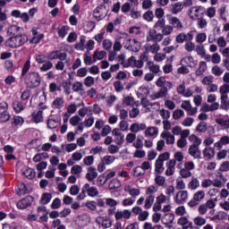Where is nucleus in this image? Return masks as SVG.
Returning <instances> with one entry per match:
<instances>
[{
  "mask_svg": "<svg viewBox=\"0 0 229 229\" xmlns=\"http://www.w3.org/2000/svg\"><path fill=\"white\" fill-rule=\"evenodd\" d=\"M24 83L27 89H37L42 83V77L38 72H29L25 76Z\"/></svg>",
  "mask_w": 229,
  "mask_h": 229,
  "instance_id": "1",
  "label": "nucleus"
},
{
  "mask_svg": "<svg viewBox=\"0 0 229 229\" xmlns=\"http://www.w3.org/2000/svg\"><path fill=\"white\" fill-rule=\"evenodd\" d=\"M28 42V36L26 35H16L14 37L9 38L5 41V47H11V49H16V47H21Z\"/></svg>",
  "mask_w": 229,
  "mask_h": 229,
  "instance_id": "2",
  "label": "nucleus"
},
{
  "mask_svg": "<svg viewBox=\"0 0 229 229\" xmlns=\"http://www.w3.org/2000/svg\"><path fill=\"white\" fill-rule=\"evenodd\" d=\"M171 154L165 152L160 154L155 163V174H162L164 173V162L169 160Z\"/></svg>",
  "mask_w": 229,
  "mask_h": 229,
  "instance_id": "3",
  "label": "nucleus"
},
{
  "mask_svg": "<svg viewBox=\"0 0 229 229\" xmlns=\"http://www.w3.org/2000/svg\"><path fill=\"white\" fill-rule=\"evenodd\" d=\"M106 15H108V11L106 10V5H104V4H100L93 10V18L95 21H98V22L103 21Z\"/></svg>",
  "mask_w": 229,
  "mask_h": 229,
  "instance_id": "4",
  "label": "nucleus"
},
{
  "mask_svg": "<svg viewBox=\"0 0 229 229\" xmlns=\"http://www.w3.org/2000/svg\"><path fill=\"white\" fill-rule=\"evenodd\" d=\"M115 221H128L131 219V211L130 209H118L114 212Z\"/></svg>",
  "mask_w": 229,
  "mask_h": 229,
  "instance_id": "5",
  "label": "nucleus"
},
{
  "mask_svg": "<svg viewBox=\"0 0 229 229\" xmlns=\"http://www.w3.org/2000/svg\"><path fill=\"white\" fill-rule=\"evenodd\" d=\"M47 60L49 62H53V60H61L65 61L67 60V53L64 52L62 53L61 50H53L47 55Z\"/></svg>",
  "mask_w": 229,
  "mask_h": 229,
  "instance_id": "6",
  "label": "nucleus"
},
{
  "mask_svg": "<svg viewBox=\"0 0 229 229\" xmlns=\"http://www.w3.org/2000/svg\"><path fill=\"white\" fill-rule=\"evenodd\" d=\"M205 199V191L201 190L194 193L193 199L188 202V205L192 208L199 205L202 199Z\"/></svg>",
  "mask_w": 229,
  "mask_h": 229,
  "instance_id": "7",
  "label": "nucleus"
},
{
  "mask_svg": "<svg viewBox=\"0 0 229 229\" xmlns=\"http://www.w3.org/2000/svg\"><path fill=\"white\" fill-rule=\"evenodd\" d=\"M81 191L83 194H88L90 198H96L99 194V191L96 187L90 186L89 183H85Z\"/></svg>",
  "mask_w": 229,
  "mask_h": 229,
  "instance_id": "8",
  "label": "nucleus"
},
{
  "mask_svg": "<svg viewBox=\"0 0 229 229\" xmlns=\"http://www.w3.org/2000/svg\"><path fill=\"white\" fill-rule=\"evenodd\" d=\"M174 199L177 203V205H183V203H186V201L189 199V191H178Z\"/></svg>",
  "mask_w": 229,
  "mask_h": 229,
  "instance_id": "9",
  "label": "nucleus"
},
{
  "mask_svg": "<svg viewBox=\"0 0 229 229\" xmlns=\"http://www.w3.org/2000/svg\"><path fill=\"white\" fill-rule=\"evenodd\" d=\"M58 124H60V116L51 114L47 121V126L49 130H55L58 128Z\"/></svg>",
  "mask_w": 229,
  "mask_h": 229,
  "instance_id": "10",
  "label": "nucleus"
},
{
  "mask_svg": "<svg viewBox=\"0 0 229 229\" xmlns=\"http://www.w3.org/2000/svg\"><path fill=\"white\" fill-rule=\"evenodd\" d=\"M162 38H164V35L161 33L157 34V30H151L148 32V36L147 37L148 42H161Z\"/></svg>",
  "mask_w": 229,
  "mask_h": 229,
  "instance_id": "11",
  "label": "nucleus"
},
{
  "mask_svg": "<svg viewBox=\"0 0 229 229\" xmlns=\"http://www.w3.org/2000/svg\"><path fill=\"white\" fill-rule=\"evenodd\" d=\"M166 17L168 19L169 24H171L174 29L175 28L176 30H182V28H183V24L180 19H178V17L173 16L171 14H167Z\"/></svg>",
  "mask_w": 229,
  "mask_h": 229,
  "instance_id": "12",
  "label": "nucleus"
},
{
  "mask_svg": "<svg viewBox=\"0 0 229 229\" xmlns=\"http://www.w3.org/2000/svg\"><path fill=\"white\" fill-rule=\"evenodd\" d=\"M124 192L129 193L131 198H138V196H140V189L135 188L131 184L124 185Z\"/></svg>",
  "mask_w": 229,
  "mask_h": 229,
  "instance_id": "13",
  "label": "nucleus"
},
{
  "mask_svg": "<svg viewBox=\"0 0 229 229\" xmlns=\"http://www.w3.org/2000/svg\"><path fill=\"white\" fill-rule=\"evenodd\" d=\"M96 223L100 225L103 228H111L112 226V220L108 216H98Z\"/></svg>",
  "mask_w": 229,
  "mask_h": 229,
  "instance_id": "14",
  "label": "nucleus"
},
{
  "mask_svg": "<svg viewBox=\"0 0 229 229\" xmlns=\"http://www.w3.org/2000/svg\"><path fill=\"white\" fill-rule=\"evenodd\" d=\"M31 203H33V197L28 196L22 199L21 200L18 201L17 207L21 210H24V208H28V207H30Z\"/></svg>",
  "mask_w": 229,
  "mask_h": 229,
  "instance_id": "15",
  "label": "nucleus"
},
{
  "mask_svg": "<svg viewBox=\"0 0 229 229\" xmlns=\"http://www.w3.org/2000/svg\"><path fill=\"white\" fill-rule=\"evenodd\" d=\"M228 182L226 176L223 174H220L213 181V187H217L218 189H222V187Z\"/></svg>",
  "mask_w": 229,
  "mask_h": 229,
  "instance_id": "16",
  "label": "nucleus"
},
{
  "mask_svg": "<svg viewBox=\"0 0 229 229\" xmlns=\"http://www.w3.org/2000/svg\"><path fill=\"white\" fill-rule=\"evenodd\" d=\"M181 65H187V67L194 68L198 65V62L194 60L192 55L183 57L181 60Z\"/></svg>",
  "mask_w": 229,
  "mask_h": 229,
  "instance_id": "17",
  "label": "nucleus"
},
{
  "mask_svg": "<svg viewBox=\"0 0 229 229\" xmlns=\"http://www.w3.org/2000/svg\"><path fill=\"white\" fill-rule=\"evenodd\" d=\"M31 122L35 124H39V123H44V113L42 111H34L31 114Z\"/></svg>",
  "mask_w": 229,
  "mask_h": 229,
  "instance_id": "18",
  "label": "nucleus"
},
{
  "mask_svg": "<svg viewBox=\"0 0 229 229\" xmlns=\"http://www.w3.org/2000/svg\"><path fill=\"white\" fill-rule=\"evenodd\" d=\"M97 177H98V170L94 166H89L85 175L86 180H88V182H94V180Z\"/></svg>",
  "mask_w": 229,
  "mask_h": 229,
  "instance_id": "19",
  "label": "nucleus"
},
{
  "mask_svg": "<svg viewBox=\"0 0 229 229\" xmlns=\"http://www.w3.org/2000/svg\"><path fill=\"white\" fill-rule=\"evenodd\" d=\"M26 105L22 101L20 100H14L13 102V108L15 112V114H21L23 110L26 109Z\"/></svg>",
  "mask_w": 229,
  "mask_h": 229,
  "instance_id": "20",
  "label": "nucleus"
},
{
  "mask_svg": "<svg viewBox=\"0 0 229 229\" xmlns=\"http://www.w3.org/2000/svg\"><path fill=\"white\" fill-rule=\"evenodd\" d=\"M189 155L193 157V158H201V150L198 145H191L189 148Z\"/></svg>",
  "mask_w": 229,
  "mask_h": 229,
  "instance_id": "21",
  "label": "nucleus"
},
{
  "mask_svg": "<svg viewBox=\"0 0 229 229\" xmlns=\"http://www.w3.org/2000/svg\"><path fill=\"white\" fill-rule=\"evenodd\" d=\"M177 225L182 226V229H189L190 226H192V222H191L187 216H182L178 219Z\"/></svg>",
  "mask_w": 229,
  "mask_h": 229,
  "instance_id": "22",
  "label": "nucleus"
},
{
  "mask_svg": "<svg viewBox=\"0 0 229 229\" xmlns=\"http://www.w3.org/2000/svg\"><path fill=\"white\" fill-rule=\"evenodd\" d=\"M157 87H168L169 89H173V82L165 81V77H159L156 81Z\"/></svg>",
  "mask_w": 229,
  "mask_h": 229,
  "instance_id": "23",
  "label": "nucleus"
},
{
  "mask_svg": "<svg viewBox=\"0 0 229 229\" xmlns=\"http://www.w3.org/2000/svg\"><path fill=\"white\" fill-rule=\"evenodd\" d=\"M161 138L166 140V144H174V135L171 134L169 131H163Z\"/></svg>",
  "mask_w": 229,
  "mask_h": 229,
  "instance_id": "24",
  "label": "nucleus"
},
{
  "mask_svg": "<svg viewBox=\"0 0 229 229\" xmlns=\"http://www.w3.org/2000/svg\"><path fill=\"white\" fill-rule=\"evenodd\" d=\"M193 223L197 227L205 226V225H207V218L201 216H197L193 218Z\"/></svg>",
  "mask_w": 229,
  "mask_h": 229,
  "instance_id": "25",
  "label": "nucleus"
},
{
  "mask_svg": "<svg viewBox=\"0 0 229 229\" xmlns=\"http://www.w3.org/2000/svg\"><path fill=\"white\" fill-rule=\"evenodd\" d=\"M199 187V180L196 177H191V180L188 183V189L190 191H196Z\"/></svg>",
  "mask_w": 229,
  "mask_h": 229,
  "instance_id": "26",
  "label": "nucleus"
},
{
  "mask_svg": "<svg viewBox=\"0 0 229 229\" xmlns=\"http://www.w3.org/2000/svg\"><path fill=\"white\" fill-rule=\"evenodd\" d=\"M121 185H123L121 181L117 178H114L110 181L108 187L110 191H114L115 189H120Z\"/></svg>",
  "mask_w": 229,
  "mask_h": 229,
  "instance_id": "27",
  "label": "nucleus"
},
{
  "mask_svg": "<svg viewBox=\"0 0 229 229\" xmlns=\"http://www.w3.org/2000/svg\"><path fill=\"white\" fill-rule=\"evenodd\" d=\"M64 103H65V101H64V98L62 97H57L52 103V106L53 108H57L58 110H60V108H64Z\"/></svg>",
  "mask_w": 229,
  "mask_h": 229,
  "instance_id": "28",
  "label": "nucleus"
},
{
  "mask_svg": "<svg viewBox=\"0 0 229 229\" xmlns=\"http://www.w3.org/2000/svg\"><path fill=\"white\" fill-rule=\"evenodd\" d=\"M157 192H158V186L155 184H151L145 189V194L147 196H153V194H157Z\"/></svg>",
  "mask_w": 229,
  "mask_h": 229,
  "instance_id": "29",
  "label": "nucleus"
},
{
  "mask_svg": "<svg viewBox=\"0 0 229 229\" xmlns=\"http://www.w3.org/2000/svg\"><path fill=\"white\" fill-rule=\"evenodd\" d=\"M30 69H31V61L29 59L25 62V64L21 68V78H24V76H26L28 72H30Z\"/></svg>",
  "mask_w": 229,
  "mask_h": 229,
  "instance_id": "30",
  "label": "nucleus"
},
{
  "mask_svg": "<svg viewBox=\"0 0 229 229\" xmlns=\"http://www.w3.org/2000/svg\"><path fill=\"white\" fill-rule=\"evenodd\" d=\"M205 71H207V63L202 61L199 64V68L196 70L195 74L196 76H203Z\"/></svg>",
  "mask_w": 229,
  "mask_h": 229,
  "instance_id": "31",
  "label": "nucleus"
},
{
  "mask_svg": "<svg viewBox=\"0 0 229 229\" xmlns=\"http://www.w3.org/2000/svg\"><path fill=\"white\" fill-rule=\"evenodd\" d=\"M158 135V128L157 127H148L145 130L146 137H157Z\"/></svg>",
  "mask_w": 229,
  "mask_h": 229,
  "instance_id": "32",
  "label": "nucleus"
},
{
  "mask_svg": "<svg viewBox=\"0 0 229 229\" xmlns=\"http://www.w3.org/2000/svg\"><path fill=\"white\" fill-rule=\"evenodd\" d=\"M12 126H22L24 124V118L20 115H14L11 122Z\"/></svg>",
  "mask_w": 229,
  "mask_h": 229,
  "instance_id": "33",
  "label": "nucleus"
},
{
  "mask_svg": "<svg viewBox=\"0 0 229 229\" xmlns=\"http://www.w3.org/2000/svg\"><path fill=\"white\" fill-rule=\"evenodd\" d=\"M182 10H183V4L182 2H177L172 5V13L174 15L180 13Z\"/></svg>",
  "mask_w": 229,
  "mask_h": 229,
  "instance_id": "34",
  "label": "nucleus"
},
{
  "mask_svg": "<svg viewBox=\"0 0 229 229\" xmlns=\"http://www.w3.org/2000/svg\"><path fill=\"white\" fill-rule=\"evenodd\" d=\"M174 221V214L173 213H166L162 219V223L164 225L173 224Z\"/></svg>",
  "mask_w": 229,
  "mask_h": 229,
  "instance_id": "35",
  "label": "nucleus"
},
{
  "mask_svg": "<svg viewBox=\"0 0 229 229\" xmlns=\"http://www.w3.org/2000/svg\"><path fill=\"white\" fill-rule=\"evenodd\" d=\"M133 45H129L127 49H130L133 53H139L140 51V42L137 41V39H132Z\"/></svg>",
  "mask_w": 229,
  "mask_h": 229,
  "instance_id": "36",
  "label": "nucleus"
},
{
  "mask_svg": "<svg viewBox=\"0 0 229 229\" xmlns=\"http://www.w3.org/2000/svg\"><path fill=\"white\" fill-rule=\"evenodd\" d=\"M30 98H31V90L27 89L21 93V99L24 104L28 105Z\"/></svg>",
  "mask_w": 229,
  "mask_h": 229,
  "instance_id": "37",
  "label": "nucleus"
},
{
  "mask_svg": "<svg viewBox=\"0 0 229 229\" xmlns=\"http://www.w3.org/2000/svg\"><path fill=\"white\" fill-rule=\"evenodd\" d=\"M154 182L159 187H164V185H165V178L164 176L160 175V174H155Z\"/></svg>",
  "mask_w": 229,
  "mask_h": 229,
  "instance_id": "38",
  "label": "nucleus"
},
{
  "mask_svg": "<svg viewBox=\"0 0 229 229\" xmlns=\"http://www.w3.org/2000/svg\"><path fill=\"white\" fill-rule=\"evenodd\" d=\"M155 203V195H148L145 199L144 208L149 209Z\"/></svg>",
  "mask_w": 229,
  "mask_h": 229,
  "instance_id": "39",
  "label": "nucleus"
},
{
  "mask_svg": "<svg viewBox=\"0 0 229 229\" xmlns=\"http://www.w3.org/2000/svg\"><path fill=\"white\" fill-rule=\"evenodd\" d=\"M67 26L62 25L57 28V34L60 38H65V36L67 35Z\"/></svg>",
  "mask_w": 229,
  "mask_h": 229,
  "instance_id": "40",
  "label": "nucleus"
},
{
  "mask_svg": "<svg viewBox=\"0 0 229 229\" xmlns=\"http://www.w3.org/2000/svg\"><path fill=\"white\" fill-rule=\"evenodd\" d=\"M156 201L162 205V203H169V201H171V198L166 197V195L164 193H161L156 198Z\"/></svg>",
  "mask_w": 229,
  "mask_h": 229,
  "instance_id": "41",
  "label": "nucleus"
},
{
  "mask_svg": "<svg viewBox=\"0 0 229 229\" xmlns=\"http://www.w3.org/2000/svg\"><path fill=\"white\" fill-rule=\"evenodd\" d=\"M101 162L105 164L106 165H112L114 162H115V156H105L102 159Z\"/></svg>",
  "mask_w": 229,
  "mask_h": 229,
  "instance_id": "42",
  "label": "nucleus"
},
{
  "mask_svg": "<svg viewBox=\"0 0 229 229\" xmlns=\"http://www.w3.org/2000/svg\"><path fill=\"white\" fill-rule=\"evenodd\" d=\"M23 174L29 180H33V178H35V176H36L35 171H33L32 168H25L23 170Z\"/></svg>",
  "mask_w": 229,
  "mask_h": 229,
  "instance_id": "43",
  "label": "nucleus"
},
{
  "mask_svg": "<svg viewBox=\"0 0 229 229\" xmlns=\"http://www.w3.org/2000/svg\"><path fill=\"white\" fill-rule=\"evenodd\" d=\"M50 69H53V63L49 60L47 63L43 64L42 66L39 68L41 72H47Z\"/></svg>",
  "mask_w": 229,
  "mask_h": 229,
  "instance_id": "44",
  "label": "nucleus"
},
{
  "mask_svg": "<svg viewBox=\"0 0 229 229\" xmlns=\"http://www.w3.org/2000/svg\"><path fill=\"white\" fill-rule=\"evenodd\" d=\"M186 187H187V185L185 184V181H183V179H182V178L176 179L175 189H177V191H183L186 189Z\"/></svg>",
  "mask_w": 229,
  "mask_h": 229,
  "instance_id": "45",
  "label": "nucleus"
},
{
  "mask_svg": "<svg viewBox=\"0 0 229 229\" xmlns=\"http://www.w3.org/2000/svg\"><path fill=\"white\" fill-rule=\"evenodd\" d=\"M145 174L146 172L141 168V166H136L132 170V176H135L136 178L139 176H143Z\"/></svg>",
  "mask_w": 229,
  "mask_h": 229,
  "instance_id": "46",
  "label": "nucleus"
},
{
  "mask_svg": "<svg viewBox=\"0 0 229 229\" xmlns=\"http://www.w3.org/2000/svg\"><path fill=\"white\" fill-rule=\"evenodd\" d=\"M52 198H53V196L50 193H44L41 196L40 203L42 205H47V203H49V201H51Z\"/></svg>",
  "mask_w": 229,
  "mask_h": 229,
  "instance_id": "47",
  "label": "nucleus"
},
{
  "mask_svg": "<svg viewBox=\"0 0 229 229\" xmlns=\"http://www.w3.org/2000/svg\"><path fill=\"white\" fill-rule=\"evenodd\" d=\"M203 155L206 158H213L215 153H214V148H210V147H207L204 151H203Z\"/></svg>",
  "mask_w": 229,
  "mask_h": 229,
  "instance_id": "48",
  "label": "nucleus"
},
{
  "mask_svg": "<svg viewBox=\"0 0 229 229\" xmlns=\"http://www.w3.org/2000/svg\"><path fill=\"white\" fill-rule=\"evenodd\" d=\"M12 119V115H10V112L0 113V123H8Z\"/></svg>",
  "mask_w": 229,
  "mask_h": 229,
  "instance_id": "49",
  "label": "nucleus"
},
{
  "mask_svg": "<svg viewBox=\"0 0 229 229\" xmlns=\"http://www.w3.org/2000/svg\"><path fill=\"white\" fill-rule=\"evenodd\" d=\"M72 85V82L71 81H66L63 82V87L64 89V94L66 96H69L71 94V86Z\"/></svg>",
  "mask_w": 229,
  "mask_h": 229,
  "instance_id": "50",
  "label": "nucleus"
},
{
  "mask_svg": "<svg viewBox=\"0 0 229 229\" xmlns=\"http://www.w3.org/2000/svg\"><path fill=\"white\" fill-rule=\"evenodd\" d=\"M228 96H221V108L222 110H228Z\"/></svg>",
  "mask_w": 229,
  "mask_h": 229,
  "instance_id": "51",
  "label": "nucleus"
},
{
  "mask_svg": "<svg viewBox=\"0 0 229 229\" xmlns=\"http://www.w3.org/2000/svg\"><path fill=\"white\" fill-rule=\"evenodd\" d=\"M72 89L73 92H80L83 90V83H81V81L74 82L72 86Z\"/></svg>",
  "mask_w": 229,
  "mask_h": 229,
  "instance_id": "52",
  "label": "nucleus"
},
{
  "mask_svg": "<svg viewBox=\"0 0 229 229\" xmlns=\"http://www.w3.org/2000/svg\"><path fill=\"white\" fill-rule=\"evenodd\" d=\"M96 21H89L84 25V28L86 31H94V30L96 29Z\"/></svg>",
  "mask_w": 229,
  "mask_h": 229,
  "instance_id": "53",
  "label": "nucleus"
},
{
  "mask_svg": "<svg viewBox=\"0 0 229 229\" xmlns=\"http://www.w3.org/2000/svg\"><path fill=\"white\" fill-rule=\"evenodd\" d=\"M196 131H199V133H205V131H207V123L200 122L196 127Z\"/></svg>",
  "mask_w": 229,
  "mask_h": 229,
  "instance_id": "54",
  "label": "nucleus"
},
{
  "mask_svg": "<svg viewBox=\"0 0 229 229\" xmlns=\"http://www.w3.org/2000/svg\"><path fill=\"white\" fill-rule=\"evenodd\" d=\"M85 36L82 35L80 37V42L78 44L75 45V47L77 49H80V51H83V49H85Z\"/></svg>",
  "mask_w": 229,
  "mask_h": 229,
  "instance_id": "55",
  "label": "nucleus"
},
{
  "mask_svg": "<svg viewBox=\"0 0 229 229\" xmlns=\"http://www.w3.org/2000/svg\"><path fill=\"white\" fill-rule=\"evenodd\" d=\"M165 27V19H160L157 21L154 26L157 31H160V30H163Z\"/></svg>",
  "mask_w": 229,
  "mask_h": 229,
  "instance_id": "56",
  "label": "nucleus"
},
{
  "mask_svg": "<svg viewBox=\"0 0 229 229\" xmlns=\"http://www.w3.org/2000/svg\"><path fill=\"white\" fill-rule=\"evenodd\" d=\"M114 87L115 92H123V90H124V85L123 84V82H121V81H114Z\"/></svg>",
  "mask_w": 229,
  "mask_h": 229,
  "instance_id": "57",
  "label": "nucleus"
},
{
  "mask_svg": "<svg viewBox=\"0 0 229 229\" xmlns=\"http://www.w3.org/2000/svg\"><path fill=\"white\" fill-rule=\"evenodd\" d=\"M174 30V29L172 25H165V27H163V30H162V35H165V36L171 35Z\"/></svg>",
  "mask_w": 229,
  "mask_h": 229,
  "instance_id": "58",
  "label": "nucleus"
},
{
  "mask_svg": "<svg viewBox=\"0 0 229 229\" xmlns=\"http://www.w3.org/2000/svg\"><path fill=\"white\" fill-rule=\"evenodd\" d=\"M81 171H83V167H81V165H74L71 168L72 174H81Z\"/></svg>",
  "mask_w": 229,
  "mask_h": 229,
  "instance_id": "59",
  "label": "nucleus"
},
{
  "mask_svg": "<svg viewBox=\"0 0 229 229\" xmlns=\"http://www.w3.org/2000/svg\"><path fill=\"white\" fill-rule=\"evenodd\" d=\"M42 38H44L43 33L34 36L31 39H30V44H38Z\"/></svg>",
  "mask_w": 229,
  "mask_h": 229,
  "instance_id": "60",
  "label": "nucleus"
},
{
  "mask_svg": "<svg viewBox=\"0 0 229 229\" xmlns=\"http://www.w3.org/2000/svg\"><path fill=\"white\" fill-rule=\"evenodd\" d=\"M36 62L38 64H46L47 62V55H36Z\"/></svg>",
  "mask_w": 229,
  "mask_h": 229,
  "instance_id": "61",
  "label": "nucleus"
},
{
  "mask_svg": "<svg viewBox=\"0 0 229 229\" xmlns=\"http://www.w3.org/2000/svg\"><path fill=\"white\" fill-rule=\"evenodd\" d=\"M216 124H219L220 126H224L225 128H229V119L225 120L224 118H217L216 120Z\"/></svg>",
  "mask_w": 229,
  "mask_h": 229,
  "instance_id": "62",
  "label": "nucleus"
},
{
  "mask_svg": "<svg viewBox=\"0 0 229 229\" xmlns=\"http://www.w3.org/2000/svg\"><path fill=\"white\" fill-rule=\"evenodd\" d=\"M20 228V225L18 223H12L10 224H4L3 225V229H19Z\"/></svg>",
  "mask_w": 229,
  "mask_h": 229,
  "instance_id": "63",
  "label": "nucleus"
},
{
  "mask_svg": "<svg viewBox=\"0 0 229 229\" xmlns=\"http://www.w3.org/2000/svg\"><path fill=\"white\" fill-rule=\"evenodd\" d=\"M229 92V84H224L220 87V94L221 96H228Z\"/></svg>",
  "mask_w": 229,
  "mask_h": 229,
  "instance_id": "64",
  "label": "nucleus"
}]
</instances>
